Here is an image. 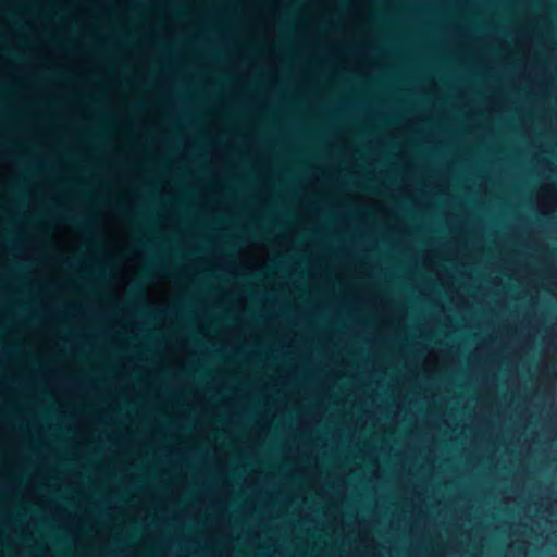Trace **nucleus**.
I'll use <instances>...</instances> for the list:
<instances>
[{
	"label": "nucleus",
	"instance_id": "nucleus-1",
	"mask_svg": "<svg viewBox=\"0 0 557 557\" xmlns=\"http://www.w3.org/2000/svg\"><path fill=\"white\" fill-rule=\"evenodd\" d=\"M50 213H51V215L58 216L60 220L67 222V223H72V224L81 223L85 219L84 214H82V213L74 214L71 212H58V211H51Z\"/></svg>",
	"mask_w": 557,
	"mask_h": 557
},
{
	"label": "nucleus",
	"instance_id": "nucleus-2",
	"mask_svg": "<svg viewBox=\"0 0 557 557\" xmlns=\"http://www.w3.org/2000/svg\"><path fill=\"white\" fill-rule=\"evenodd\" d=\"M116 209H117L119 211L123 212V213H126V214H128V213H129V212H128V211H127L123 206H121V205H116Z\"/></svg>",
	"mask_w": 557,
	"mask_h": 557
},
{
	"label": "nucleus",
	"instance_id": "nucleus-3",
	"mask_svg": "<svg viewBox=\"0 0 557 557\" xmlns=\"http://www.w3.org/2000/svg\"><path fill=\"white\" fill-rule=\"evenodd\" d=\"M134 218H138V219H141L144 218V213L143 212H135V213H131Z\"/></svg>",
	"mask_w": 557,
	"mask_h": 557
},
{
	"label": "nucleus",
	"instance_id": "nucleus-4",
	"mask_svg": "<svg viewBox=\"0 0 557 557\" xmlns=\"http://www.w3.org/2000/svg\"><path fill=\"white\" fill-rule=\"evenodd\" d=\"M401 210L405 211V212L408 211V209L406 207H401Z\"/></svg>",
	"mask_w": 557,
	"mask_h": 557
}]
</instances>
